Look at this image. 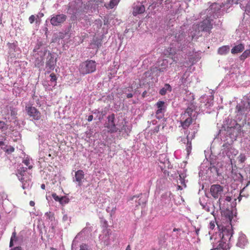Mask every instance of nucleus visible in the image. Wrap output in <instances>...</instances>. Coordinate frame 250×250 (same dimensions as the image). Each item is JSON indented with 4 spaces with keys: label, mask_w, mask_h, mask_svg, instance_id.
<instances>
[{
    "label": "nucleus",
    "mask_w": 250,
    "mask_h": 250,
    "mask_svg": "<svg viewBox=\"0 0 250 250\" xmlns=\"http://www.w3.org/2000/svg\"><path fill=\"white\" fill-rule=\"evenodd\" d=\"M92 44L96 46L97 48H98L101 45V42H99L97 39H94Z\"/></svg>",
    "instance_id": "nucleus-35"
},
{
    "label": "nucleus",
    "mask_w": 250,
    "mask_h": 250,
    "mask_svg": "<svg viewBox=\"0 0 250 250\" xmlns=\"http://www.w3.org/2000/svg\"><path fill=\"white\" fill-rule=\"evenodd\" d=\"M14 151L15 148L13 146H9V148L5 150V152L7 153V154H11L14 152Z\"/></svg>",
    "instance_id": "nucleus-36"
},
{
    "label": "nucleus",
    "mask_w": 250,
    "mask_h": 250,
    "mask_svg": "<svg viewBox=\"0 0 250 250\" xmlns=\"http://www.w3.org/2000/svg\"><path fill=\"white\" fill-rule=\"evenodd\" d=\"M50 77L51 78L50 81L51 82H56L57 81V77L56 75L54 73H51L50 75Z\"/></svg>",
    "instance_id": "nucleus-37"
},
{
    "label": "nucleus",
    "mask_w": 250,
    "mask_h": 250,
    "mask_svg": "<svg viewBox=\"0 0 250 250\" xmlns=\"http://www.w3.org/2000/svg\"><path fill=\"white\" fill-rule=\"evenodd\" d=\"M3 145H4V143L3 141H0V146H3Z\"/></svg>",
    "instance_id": "nucleus-51"
},
{
    "label": "nucleus",
    "mask_w": 250,
    "mask_h": 250,
    "mask_svg": "<svg viewBox=\"0 0 250 250\" xmlns=\"http://www.w3.org/2000/svg\"><path fill=\"white\" fill-rule=\"evenodd\" d=\"M167 65L168 61L167 60H163L162 62L159 65L161 66V67H159L158 69V70L159 72H164L167 68Z\"/></svg>",
    "instance_id": "nucleus-20"
},
{
    "label": "nucleus",
    "mask_w": 250,
    "mask_h": 250,
    "mask_svg": "<svg viewBox=\"0 0 250 250\" xmlns=\"http://www.w3.org/2000/svg\"><path fill=\"white\" fill-rule=\"evenodd\" d=\"M210 250H220V249H216V248H214V249H211Z\"/></svg>",
    "instance_id": "nucleus-55"
},
{
    "label": "nucleus",
    "mask_w": 250,
    "mask_h": 250,
    "mask_svg": "<svg viewBox=\"0 0 250 250\" xmlns=\"http://www.w3.org/2000/svg\"><path fill=\"white\" fill-rule=\"evenodd\" d=\"M236 108L238 112H240L241 113H245L246 111L245 107L244 106H242L241 105H237Z\"/></svg>",
    "instance_id": "nucleus-33"
},
{
    "label": "nucleus",
    "mask_w": 250,
    "mask_h": 250,
    "mask_svg": "<svg viewBox=\"0 0 250 250\" xmlns=\"http://www.w3.org/2000/svg\"><path fill=\"white\" fill-rule=\"evenodd\" d=\"M115 116L113 113L107 117V122L105 123V127L107 128L109 133H115L119 130L115 124Z\"/></svg>",
    "instance_id": "nucleus-5"
},
{
    "label": "nucleus",
    "mask_w": 250,
    "mask_h": 250,
    "mask_svg": "<svg viewBox=\"0 0 250 250\" xmlns=\"http://www.w3.org/2000/svg\"><path fill=\"white\" fill-rule=\"evenodd\" d=\"M36 19H37L36 17L34 15H32L29 17V21L30 23L32 24L35 21Z\"/></svg>",
    "instance_id": "nucleus-38"
},
{
    "label": "nucleus",
    "mask_w": 250,
    "mask_h": 250,
    "mask_svg": "<svg viewBox=\"0 0 250 250\" xmlns=\"http://www.w3.org/2000/svg\"><path fill=\"white\" fill-rule=\"evenodd\" d=\"M179 230V229H176V228H174L173 229V231H178Z\"/></svg>",
    "instance_id": "nucleus-53"
},
{
    "label": "nucleus",
    "mask_w": 250,
    "mask_h": 250,
    "mask_svg": "<svg viewBox=\"0 0 250 250\" xmlns=\"http://www.w3.org/2000/svg\"><path fill=\"white\" fill-rule=\"evenodd\" d=\"M154 1L151 4V6H152V8L153 9L155 8L156 7V4H157V3L159 2L160 4H162V2L164 0H153Z\"/></svg>",
    "instance_id": "nucleus-34"
},
{
    "label": "nucleus",
    "mask_w": 250,
    "mask_h": 250,
    "mask_svg": "<svg viewBox=\"0 0 250 250\" xmlns=\"http://www.w3.org/2000/svg\"><path fill=\"white\" fill-rule=\"evenodd\" d=\"M229 50V47L228 45H224L220 47L218 49V53L221 55L227 54Z\"/></svg>",
    "instance_id": "nucleus-18"
},
{
    "label": "nucleus",
    "mask_w": 250,
    "mask_h": 250,
    "mask_svg": "<svg viewBox=\"0 0 250 250\" xmlns=\"http://www.w3.org/2000/svg\"><path fill=\"white\" fill-rule=\"evenodd\" d=\"M176 54V50L175 48L169 47L167 49H165L164 51V54L167 57H171L174 56Z\"/></svg>",
    "instance_id": "nucleus-16"
},
{
    "label": "nucleus",
    "mask_w": 250,
    "mask_h": 250,
    "mask_svg": "<svg viewBox=\"0 0 250 250\" xmlns=\"http://www.w3.org/2000/svg\"><path fill=\"white\" fill-rule=\"evenodd\" d=\"M151 250H157L156 249H155V248H153Z\"/></svg>",
    "instance_id": "nucleus-58"
},
{
    "label": "nucleus",
    "mask_w": 250,
    "mask_h": 250,
    "mask_svg": "<svg viewBox=\"0 0 250 250\" xmlns=\"http://www.w3.org/2000/svg\"><path fill=\"white\" fill-rule=\"evenodd\" d=\"M156 106L158 108L156 112V114L157 116V118L160 119L162 118L163 117V115L158 116L160 114H161L163 112V110L165 109V102L162 101H159L156 103Z\"/></svg>",
    "instance_id": "nucleus-12"
},
{
    "label": "nucleus",
    "mask_w": 250,
    "mask_h": 250,
    "mask_svg": "<svg viewBox=\"0 0 250 250\" xmlns=\"http://www.w3.org/2000/svg\"><path fill=\"white\" fill-rule=\"evenodd\" d=\"M11 250H22V249L20 247H17Z\"/></svg>",
    "instance_id": "nucleus-46"
},
{
    "label": "nucleus",
    "mask_w": 250,
    "mask_h": 250,
    "mask_svg": "<svg viewBox=\"0 0 250 250\" xmlns=\"http://www.w3.org/2000/svg\"><path fill=\"white\" fill-rule=\"evenodd\" d=\"M43 63V59H42V57H41L40 60L37 59L36 60L35 66H37V67H39L41 66L42 65Z\"/></svg>",
    "instance_id": "nucleus-31"
},
{
    "label": "nucleus",
    "mask_w": 250,
    "mask_h": 250,
    "mask_svg": "<svg viewBox=\"0 0 250 250\" xmlns=\"http://www.w3.org/2000/svg\"><path fill=\"white\" fill-rule=\"evenodd\" d=\"M52 197L53 198V199L56 201H58L60 203H62V199L63 198V197H59L57 194L56 193H53L52 194Z\"/></svg>",
    "instance_id": "nucleus-29"
},
{
    "label": "nucleus",
    "mask_w": 250,
    "mask_h": 250,
    "mask_svg": "<svg viewBox=\"0 0 250 250\" xmlns=\"http://www.w3.org/2000/svg\"><path fill=\"white\" fill-rule=\"evenodd\" d=\"M29 205L31 206V207H34L35 205V203L34 201H30V202H29Z\"/></svg>",
    "instance_id": "nucleus-44"
},
{
    "label": "nucleus",
    "mask_w": 250,
    "mask_h": 250,
    "mask_svg": "<svg viewBox=\"0 0 250 250\" xmlns=\"http://www.w3.org/2000/svg\"><path fill=\"white\" fill-rule=\"evenodd\" d=\"M138 205H141V203L139 202V203H138Z\"/></svg>",
    "instance_id": "nucleus-60"
},
{
    "label": "nucleus",
    "mask_w": 250,
    "mask_h": 250,
    "mask_svg": "<svg viewBox=\"0 0 250 250\" xmlns=\"http://www.w3.org/2000/svg\"><path fill=\"white\" fill-rule=\"evenodd\" d=\"M215 224H216V221L215 219H214V220H211L209 222V228L210 229L213 230L214 229L215 227Z\"/></svg>",
    "instance_id": "nucleus-32"
},
{
    "label": "nucleus",
    "mask_w": 250,
    "mask_h": 250,
    "mask_svg": "<svg viewBox=\"0 0 250 250\" xmlns=\"http://www.w3.org/2000/svg\"><path fill=\"white\" fill-rule=\"evenodd\" d=\"M170 58L172 59L173 62H176V61L175 60V58H174L173 56L171 57Z\"/></svg>",
    "instance_id": "nucleus-52"
},
{
    "label": "nucleus",
    "mask_w": 250,
    "mask_h": 250,
    "mask_svg": "<svg viewBox=\"0 0 250 250\" xmlns=\"http://www.w3.org/2000/svg\"><path fill=\"white\" fill-rule=\"evenodd\" d=\"M244 49V45L242 43L239 44L233 47L231 50V52L232 54H237L240 52H241Z\"/></svg>",
    "instance_id": "nucleus-17"
},
{
    "label": "nucleus",
    "mask_w": 250,
    "mask_h": 250,
    "mask_svg": "<svg viewBox=\"0 0 250 250\" xmlns=\"http://www.w3.org/2000/svg\"><path fill=\"white\" fill-rule=\"evenodd\" d=\"M133 97V95L131 93H129V94H127V95H126V97L127 98H131Z\"/></svg>",
    "instance_id": "nucleus-45"
},
{
    "label": "nucleus",
    "mask_w": 250,
    "mask_h": 250,
    "mask_svg": "<svg viewBox=\"0 0 250 250\" xmlns=\"http://www.w3.org/2000/svg\"><path fill=\"white\" fill-rule=\"evenodd\" d=\"M250 56V49L245 50L240 56L241 60H244Z\"/></svg>",
    "instance_id": "nucleus-24"
},
{
    "label": "nucleus",
    "mask_w": 250,
    "mask_h": 250,
    "mask_svg": "<svg viewBox=\"0 0 250 250\" xmlns=\"http://www.w3.org/2000/svg\"><path fill=\"white\" fill-rule=\"evenodd\" d=\"M96 63L92 60L83 62L79 66V71L81 74L85 75L94 72L96 70Z\"/></svg>",
    "instance_id": "nucleus-3"
},
{
    "label": "nucleus",
    "mask_w": 250,
    "mask_h": 250,
    "mask_svg": "<svg viewBox=\"0 0 250 250\" xmlns=\"http://www.w3.org/2000/svg\"><path fill=\"white\" fill-rule=\"evenodd\" d=\"M224 201L222 202V204H221V206H222V208H224V209L225 208H227V207H226L225 206V203L226 201L228 202H230V201H231V198L230 196H225V197L224 198H222Z\"/></svg>",
    "instance_id": "nucleus-25"
},
{
    "label": "nucleus",
    "mask_w": 250,
    "mask_h": 250,
    "mask_svg": "<svg viewBox=\"0 0 250 250\" xmlns=\"http://www.w3.org/2000/svg\"><path fill=\"white\" fill-rule=\"evenodd\" d=\"M80 250H88L87 246L86 245H82L80 246Z\"/></svg>",
    "instance_id": "nucleus-41"
},
{
    "label": "nucleus",
    "mask_w": 250,
    "mask_h": 250,
    "mask_svg": "<svg viewBox=\"0 0 250 250\" xmlns=\"http://www.w3.org/2000/svg\"><path fill=\"white\" fill-rule=\"evenodd\" d=\"M125 250H131L130 246V245H128L127 247L126 248Z\"/></svg>",
    "instance_id": "nucleus-50"
},
{
    "label": "nucleus",
    "mask_w": 250,
    "mask_h": 250,
    "mask_svg": "<svg viewBox=\"0 0 250 250\" xmlns=\"http://www.w3.org/2000/svg\"><path fill=\"white\" fill-rule=\"evenodd\" d=\"M177 189H178V190H182V189H183V188H182V187L181 186L178 185V186H177Z\"/></svg>",
    "instance_id": "nucleus-48"
},
{
    "label": "nucleus",
    "mask_w": 250,
    "mask_h": 250,
    "mask_svg": "<svg viewBox=\"0 0 250 250\" xmlns=\"http://www.w3.org/2000/svg\"><path fill=\"white\" fill-rule=\"evenodd\" d=\"M50 250H57V249H55V248H50Z\"/></svg>",
    "instance_id": "nucleus-56"
},
{
    "label": "nucleus",
    "mask_w": 250,
    "mask_h": 250,
    "mask_svg": "<svg viewBox=\"0 0 250 250\" xmlns=\"http://www.w3.org/2000/svg\"><path fill=\"white\" fill-rule=\"evenodd\" d=\"M172 91V87L168 83H166L164 87L161 88L159 91V94L162 96L165 95L167 92H170Z\"/></svg>",
    "instance_id": "nucleus-15"
},
{
    "label": "nucleus",
    "mask_w": 250,
    "mask_h": 250,
    "mask_svg": "<svg viewBox=\"0 0 250 250\" xmlns=\"http://www.w3.org/2000/svg\"><path fill=\"white\" fill-rule=\"evenodd\" d=\"M23 241V236L22 235L19 234L18 235H17V233L14 230L11 237L9 246L12 247L13 246L14 244H20Z\"/></svg>",
    "instance_id": "nucleus-9"
},
{
    "label": "nucleus",
    "mask_w": 250,
    "mask_h": 250,
    "mask_svg": "<svg viewBox=\"0 0 250 250\" xmlns=\"http://www.w3.org/2000/svg\"><path fill=\"white\" fill-rule=\"evenodd\" d=\"M57 58H54V56L48 52L47 60L45 63V68L47 73H50L53 70L56 66Z\"/></svg>",
    "instance_id": "nucleus-6"
},
{
    "label": "nucleus",
    "mask_w": 250,
    "mask_h": 250,
    "mask_svg": "<svg viewBox=\"0 0 250 250\" xmlns=\"http://www.w3.org/2000/svg\"><path fill=\"white\" fill-rule=\"evenodd\" d=\"M30 159L28 158H26L23 160L22 163L28 167V168L31 169L33 168V166L30 165Z\"/></svg>",
    "instance_id": "nucleus-27"
},
{
    "label": "nucleus",
    "mask_w": 250,
    "mask_h": 250,
    "mask_svg": "<svg viewBox=\"0 0 250 250\" xmlns=\"http://www.w3.org/2000/svg\"><path fill=\"white\" fill-rule=\"evenodd\" d=\"M41 188H42V189H45V185H44V184H42V185H41Z\"/></svg>",
    "instance_id": "nucleus-49"
},
{
    "label": "nucleus",
    "mask_w": 250,
    "mask_h": 250,
    "mask_svg": "<svg viewBox=\"0 0 250 250\" xmlns=\"http://www.w3.org/2000/svg\"><path fill=\"white\" fill-rule=\"evenodd\" d=\"M93 119V116L92 115H90L88 117L87 120L88 122H91L92 121Z\"/></svg>",
    "instance_id": "nucleus-42"
},
{
    "label": "nucleus",
    "mask_w": 250,
    "mask_h": 250,
    "mask_svg": "<svg viewBox=\"0 0 250 250\" xmlns=\"http://www.w3.org/2000/svg\"><path fill=\"white\" fill-rule=\"evenodd\" d=\"M232 236V231L231 230L225 229L222 232V237L219 241V244L216 249L221 250H228L230 247L229 241L230 240Z\"/></svg>",
    "instance_id": "nucleus-1"
},
{
    "label": "nucleus",
    "mask_w": 250,
    "mask_h": 250,
    "mask_svg": "<svg viewBox=\"0 0 250 250\" xmlns=\"http://www.w3.org/2000/svg\"><path fill=\"white\" fill-rule=\"evenodd\" d=\"M185 118V119H183V121H181L180 123L183 129H187L192 123L193 119L191 117H187Z\"/></svg>",
    "instance_id": "nucleus-13"
},
{
    "label": "nucleus",
    "mask_w": 250,
    "mask_h": 250,
    "mask_svg": "<svg viewBox=\"0 0 250 250\" xmlns=\"http://www.w3.org/2000/svg\"><path fill=\"white\" fill-rule=\"evenodd\" d=\"M139 196L134 195L131 198L130 200H133L135 198H138Z\"/></svg>",
    "instance_id": "nucleus-47"
},
{
    "label": "nucleus",
    "mask_w": 250,
    "mask_h": 250,
    "mask_svg": "<svg viewBox=\"0 0 250 250\" xmlns=\"http://www.w3.org/2000/svg\"><path fill=\"white\" fill-rule=\"evenodd\" d=\"M126 126H127L126 125H124L121 129V130H120L119 131L121 132V131L125 130V132H126Z\"/></svg>",
    "instance_id": "nucleus-43"
},
{
    "label": "nucleus",
    "mask_w": 250,
    "mask_h": 250,
    "mask_svg": "<svg viewBox=\"0 0 250 250\" xmlns=\"http://www.w3.org/2000/svg\"><path fill=\"white\" fill-rule=\"evenodd\" d=\"M187 139L188 140L187 145V152L188 153H189L191 150V147H192L191 142V141H189V138H188V135L187 136Z\"/></svg>",
    "instance_id": "nucleus-30"
},
{
    "label": "nucleus",
    "mask_w": 250,
    "mask_h": 250,
    "mask_svg": "<svg viewBox=\"0 0 250 250\" xmlns=\"http://www.w3.org/2000/svg\"><path fill=\"white\" fill-rule=\"evenodd\" d=\"M199 231V229H196V234H197V235H198Z\"/></svg>",
    "instance_id": "nucleus-54"
},
{
    "label": "nucleus",
    "mask_w": 250,
    "mask_h": 250,
    "mask_svg": "<svg viewBox=\"0 0 250 250\" xmlns=\"http://www.w3.org/2000/svg\"><path fill=\"white\" fill-rule=\"evenodd\" d=\"M212 28V24L209 19L203 21L199 25V29L202 31L209 32Z\"/></svg>",
    "instance_id": "nucleus-8"
},
{
    "label": "nucleus",
    "mask_w": 250,
    "mask_h": 250,
    "mask_svg": "<svg viewBox=\"0 0 250 250\" xmlns=\"http://www.w3.org/2000/svg\"><path fill=\"white\" fill-rule=\"evenodd\" d=\"M238 161L240 163H243L246 160V155L244 154L241 153L237 158Z\"/></svg>",
    "instance_id": "nucleus-26"
},
{
    "label": "nucleus",
    "mask_w": 250,
    "mask_h": 250,
    "mask_svg": "<svg viewBox=\"0 0 250 250\" xmlns=\"http://www.w3.org/2000/svg\"><path fill=\"white\" fill-rule=\"evenodd\" d=\"M5 126H6V124L5 123L3 122V121H0V129H3L5 127Z\"/></svg>",
    "instance_id": "nucleus-40"
},
{
    "label": "nucleus",
    "mask_w": 250,
    "mask_h": 250,
    "mask_svg": "<svg viewBox=\"0 0 250 250\" xmlns=\"http://www.w3.org/2000/svg\"><path fill=\"white\" fill-rule=\"evenodd\" d=\"M179 177H180L179 180L180 181V183L182 185H183L185 187H186V185L185 184L184 179L182 177V176L181 175H179Z\"/></svg>",
    "instance_id": "nucleus-39"
},
{
    "label": "nucleus",
    "mask_w": 250,
    "mask_h": 250,
    "mask_svg": "<svg viewBox=\"0 0 250 250\" xmlns=\"http://www.w3.org/2000/svg\"><path fill=\"white\" fill-rule=\"evenodd\" d=\"M66 19V16L64 14L57 15L52 17L50 22L54 26H59L65 21Z\"/></svg>",
    "instance_id": "nucleus-7"
},
{
    "label": "nucleus",
    "mask_w": 250,
    "mask_h": 250,
    "mask_svg": "<svg viewBox=\"0 0 250 250\" xmlns=\"http://www.w3.org/2000/svg\"><path fill=\"white\" fill-rule=\"evenodd\" d=\"M119 2V0H110L108 7L113 8L115 6L118 4Z\"/></svg>",
    "instance_id": "nucleus-28"
},
{
    "label": "nucleus",
    "mask_w": 250,
    "mask_h": 250,
    "mask_svg": "<svg viewBox=\"0 0 250 250\" xmlns=\"http://www.w3.org/2000/svg\"><path fill=\"white\" fill-rule=\"evenodd\" d=\"M25 171V170H24V169H23V170H21V172H24Z\"/></svg>",
    "instance_id": "nucleus-57"
},
{
    "label": "nucleus",
    "mask_w": 250,
    "mask_h": 250,
    "mask_svg": "<svg viewBox=\"0 0 250 250\" xmlns=\"http://www.w3.org/2000/svg\"><path fill=\"white\" fill-rule=\"evenodd\" d=\"M210 9L213 12H216L219 11L222 7V6L218 3H214L210 5Z\"/></svg>",
    "instance_id": "nucleus-22"
},
{
    "label": "nucleus",
    "mask_w": 250,
    "mask_h": 250,
    "mask_svg": "<svg viewBox=\"0 0 250 250\" xmlns=\"http://www.w3.org/2000/svg\"><path fill=\"white\" fill-rule=\"evenodd\" d=\"M145 11V7L144 5L140 4L138 5L135 6L133 7V15L134 16H137L138 14H141L144 13Z\"/></svg>",
    "instance_id": "nucleus-14"
},
{
    "label": "nucleus",
    "mask_w": 250,
    "mask_h": 250,
    "mask_svg": "<svg viewBox=\"0 0 250 250\" xmlns=\"http://www.w3.org/2000/svg\"><path fill=\"white\" fill-rule=\"evenodd\" d=\"M9 109L10 111V115L12 117L13 119H16L17 116V111L18 110L16 108H15L13 106H10Z\"/></svg>",
    "instance_id": "nucleus-23"
},
{
    "label": "nucleus",
    "mask_w": 250,
    "mask_h": 250,
    "mask_svg": "<svg viewBox=\"0 0 250 250\" xmlns=\"http://www.w3.org/2000/svg\"><path fill=\"white\" fill-rule=\"evenodd\" d=\"M247 244L248 241L246 236L243 234H240L236 244L237 246L240 248L244 249Z\"/></svg>",
    "instance_id": "nucleus-10"
},
{
    "label": "nucleus",
    "mask_w": 250,
    "mask_h": 250,
    "mask_svg": "<svg viewBox=\"0 0 250 250\" xmlns=\"http://www.w3.org/2000/svg\"><path fill=\"white\" fill-rule=\"evenodd\" d=\"M171 3V1L170 0H166L164 1V4L162 5V8L166 11L168 10L169 9L172 8Z\"/></svg>",
    "instance_id": "nucleus-21"
},
{
    "label": "nucleus",
    "mask_w": 250,
    "mask_h": 250,
    "mask_svg": "<svg viewBox=\"0 0 250 250\" xmlns=\"http://www.w3.org/2000/svg\"><path fill=\"white\" fill-rule=\"evenodd\" d=\"M25 111L27 115L33 120L37 121L41 118V113L40 111L30 104L26 105Z\"/></svg>",
    "instance_id": "nucleus-4"
},
{
    "label": "nucleus",
    "mask_w": 250,
    "mask_h": 250,
    "mask_svg": "<svg viewBox=\"0 0 250 250\" xmlns=\"http://www.w3.org/2000/svg\"><path fill=\"white\" fill-rule=\"evenodd\" d=\"M84 177V172L82 170H78L75 172V181L78 183L79 186H81L82 185L83 180V179Z\"/></svg>",
    "instance_id": "nucleus-11"
},
{
    "label": "nucleus",
    "mask_w": 250,
    "mask_h": 250,
    "mask_svg": "<svg viewBox=\"0 0 250 250\" xmlns=\"http://www.w3.org/2000/svg\"><path fill=\"white\" fill-rule=\"evenodd\" d=\"M36 17H37V18H39V16H38V15H37V16H36Z\"/></svg>",
    "instance_id": "nucleus-59"
},
{
    "label": "nucleus",
    "mask_w": 250,
    "mask_h": 250,
    "mask_svg": "<svg viewBox=\"0 0 250 250\" xmlns=\"http://www.w3.org/2000/svg\"><path fill=\"white\" fill-rule=\"evenodd\" d=\"M193 111L194 109L192 107H188L185 112L181 115L182 119H184L185 117H187V115H188V117H191Z\"/></svg>",
    "instance_id": "nucleus-19"
},
{
    "label": "nucleus",
    "mask_w": 250,
    "mask_h": 250,
    "mask_svg": "<svg viewBox=\"0 0 250 250\" xmlns=\"http://www.w3.org/2000/svg\"><path fill=\"white\" fill-rule=\"evenodd\" d=\"M224 192V187L219 184H213L210 186V193L212 197L215 199L219 198L218 203L221 208L222 202L224 201L222 198V196Z\"/></svg>",
    "instance_id": "nucleus-2"
}]
</instances>
